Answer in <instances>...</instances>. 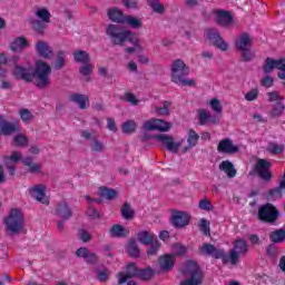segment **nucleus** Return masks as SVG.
I'll return each mask as SVG.
<instances>
[{"label": "nucleus", "instance_id": "obj_1", "mask_svg": "<svg viewBox=\"0 0 285 285\" xmlns=\"http://www.w3.org/2000/svg\"><path fill=\"white\" fill-rule=\"evenodd\" d=\"M14 79H22L27 82H32L36 88L46 90L50 86V75H52V67L45 60L38 59L35 61V69L31 67L26 68L16 65L12 69Z\"/></svg>", "mask_w": 285, "mask_h": 285}, {"label": "nucleus", "instance_id": "obj_2", "mask_svg": "<svg viewBox=\"0 0 285 285\" xmlns=\"http://www.w3.org/2000/svg\"><path fill=\"white\" fill-rule=\"evenodd\" d=\"M153 139L158 141V144H161L164 149L168 150V153H173L174 155H186L199 144V134L194 129H189L185 140L184 138H175L173 135L168 134L154 135Z\"/></svg>", "mask_w": 285, "mask_h": 285}, {"label": "nucleus", "instance_id": "obj_3", "mask_svg": "<svg viewBox=\"0 0 285 285\" xmlns=\"http://www.w3.org/2000/svg\"><path fill=\"white\" fill-rule=\"evenodd\" d=\"M248 253V243L242 238L234 242V247L226 254L224 249L215 250V259H222L223 264H230V266H237L239 264V257H244Z\"/></svg>", "mask_w": 285, "mask_h": 285}, {"label": "nucleus", "instance_id": "obj_4", "mask_svg": "<svg viewBox=\"0 0 285 285\" xmlns=\"http://www.w3.org/2000/svg\"><path fill=\"white\" fill-rule=\"evenodd\" d=\"M190 69L181 59H176L170 65V80L176 86H195V80L188 79Z\"/></svg>", "mask_w": 285, "mask_h": 285}, {"label": "nucleus", "instance_id": "obj_5", "mask_svg": "<svg viewBox=\"0 0 285 285\" xmlns=\"http://www.w3.org/2000/svg\"><path fill=\"white\" fill-rule=\"evenodd\" d=\"M3 224L7 233L10 235L23 233V228H26L23 212L20 208H11L3 218Z\"/></svg>", "mask_w": 285, "mask_h": 285}, {"label": "nucleus", "instance_id": "obj_6", "mask_svg": "<svg viewBox=\"0 0 285 285\" xmlns=\"http://www.w3.org/2000/svg\"><path fill=\"white\" fill-rule=\"evenodd\" d=\"M180 273L189 277L183 281L179 285H202L204 282V274L195 261H187L180 267Z\"/></svg>", "mask_w": 285, "mask_h": 285}, {"label": "nucleus", "instance_id": "obj_7", "mask_svg": "<svg viewBox=\"0 0 285 285\" xmlns=\"http://www.w3.org/2000/svg\"><path fill=\"white\" fill-rule=\"evenodd\" d=\"M35 18H28V23L31 26L32 30L36 32H43L46 30V26L50 23V19H52V14L50 10L46 7H39L33 12Z\"/></svg>", "mask_w": 285, "mask_h": 285}, {"label": "nucleus", "instance_id": "obj_8", "mask_svg": "<svg viewBox=\"0 0 285 285\" xmlns=\"http://www.w3.org/2000/svg\"><path fill=\"white\" fill-rule=\"evenodd\" d=\"M106 35L108 38L111 39V43H114L115 46H124V43L130 39L132 32L128 30H122L115 24H109L107 27Z\"/></svg>", "mask_w": 285, "mask_h": 285}, {"label": "nucleus", "instance_id": "obj_9", "mask_svg": "<svg viewBox=\"0 0 285 285\" xmlns=\"http://www.w3.org/2000/svg\"><path fill=\"white\" fill-rule=\"evenodd\" d=\"M142 128L148 131L157 130L158 132H170V128H173V124L164 119L151 118L149 120H146L142 124Z\"/></svg>", "mask_w": 285, "mask_h": 285}, {"label": "nucleus", "instance_id": "obj_10", "mask_svg": "<svg viewBox=\"0 0 285 285\" xmlns=\"http://www.w3.org/2000/svg\"><path fill=\"white\" fill-rule=\"evenodd\" d=\"M30 48V39L26 36H17L9 42V50L11 52H23Z\"/></svg>", "mask_w": 285, "mask_h": 285}, {"label": "nucleus", "instance_id": "obj_11", "mask_svg": "<svg viewBox=\"0 0 285 285\" xmlns=\"http://www.w3.org/2000/svg\"><path fill=\"white\" fill-rule=\"evenodd\" d=\"M48 190V187L46 185H35L33 187L29 188V194L33 199L37 202H40V204H45L48 206L50 204V198H48V195L46 191Z\"/></svg>", "mask_w": 285, "mask_h": 285}, {"label": "nucleus", "instance_id": "obj_12", "mask_svg": "<svg viewBox=\"0 0 285 285\" xmlns=\"http://www.w3.org/2000/svg\"><path fill=\"white\" fill-rule=\"evenodd\" d=\"M177 258L173 254H164L158 258V271L160 273H170L175 268Z\"/></svg>", "mask_w": 285, "mask_h": 285}, {"label": "nucleus", "instance_id": "obj_13", "mask_svg": "<svg viewBox=\"0 0 285 285\" xmlns=\"http://www.w3.org/2000/svg\"><path fill=\"white\" fill-rule=\"evenodd\" d=\"M271 161L266 159H258L256 163V173L261 178L264 179V181H271V179H273V174H271Z\"/></svg>", "mask_w": 285, "mask_h": 285}, {"label": "nucleus", "instance_id": "obj_14", "mask_svg": "<svg viewBox=\"0 0 285 285\" xmlns=\"http://www.w3.org/2000/svg\"><path fill=\"white\" fill-rule=\"evenodd\" d=\"M35 50L38 57H41L42 59H51L55 56L52 47H50V43L46 40H38L35 43Z\"/></svg>", "mask_w": 285, "mask_h": 285}, {"label": "nucleus", "instance_id": "obj_15", "mask_svg": "<svg viewBox=\"0 0 285 285\" xmlns=\"http://www.w3.org/2000/svg\"><path fill=\"white\" fill-rule=\"evenodd\" d=\"M171 224L175 228H186L190 224V214L188 212H174Z\"/></svg>", "mask_w": 285, "mask_h": 285}, {"label": "nucleus", "instance_id": "obj_16", "mask_svg": "<svg viewBox=\"0 0 285 285\" xmlns=\"http://www.w3.org/2000/svg\"><path fill=\"white\" fill-rule=\"evenodd\" d=\"M279 213L277 212V208H275L273 205L267 204L259 208L258 210V217L263 222H275L277 219V216Z\"/></svg>", "mask_w": 285, "mask_h": 285}, {"label": "nucleus", "instance_id": "obj_17", "mask_svg": "<svg viewBox=\"0 0 285 285\" xmlns=\"http://www.w3.org/2000/svg\"><path fill=\"white\" fill-rule=\"evenodd\" d=\"M139 271L137 269V265L135 263H130L126 267V273L120 272L117 274L118 284H126L128 279L132 277H138Z\"/></svg>", "mask_w": 285, "mask_h": 285}, {"label": "nucleus", "instance_id": "obj_18", "mask_svg": "<svg viewBox=\"0 0 285 285\" xmlns=\"http://www.w3.org/2000/svg\"><path fill=\"white\" fill-rule=\"evenodd\" d=\"M217 150L225 155H235V153H239V146L235 145L230 139H223L218 144Z\"/></svg>", "mask_w": 285, "mask_h": 285}, {"label": "nucleus", "instance_id": "obj_19", "mask_svg": "<svg viewBox=\"0 0 285 285\" xmlns=\"http://www.w3.org/2000/svg\"><path fill=\"white\" fill-rule=\"evenodd\" d=\"M215 17L218 26H222L223 28H228V26H233V16H230V12L222 9H216Z\"/></svg>", "mask_w": 285, "mask_h": 285}, {"label": "nucleus", "instance_id": "obj_20", "mask_svg": "<svg viewBox=\"0 0 285 285\" xmlns=\"http://www.w3.org/2000/svg\"><path fill=\"white\" fill-rule=\"evenodd\" d=\"M21 127L16 122H8L3 118H0V132L2 135H14V132H19Z\"/></svg>", "mask_w": 285, "mask_h": 285}, {"label": "nucleus", "instance_id": "obj_21", "mask_svg": "<svg viewBox=\"0 0 285 285\" xmlns=\"http://www.w3.org/2000/svg\"><path fill=\"white\" fill-rule=\"evenodd\" d=\"M22 157L21 151H12L10 156H4V164L8 167L9 175H11V177H13L16 168L10 165L21 161Z\"/></svg>", "mask_w": 285, "mask_h": 285}, {"label": "nucleus", "instance_id": "obj_22", "mask_svg": "<svg viewBox=\"0 0 285 285\" xmlns=\"http://www.w3.org/2000/svg\"><path fill=\"white\" fill-rule=\"evenodd\" d=\"M236 48H238L240 51L246 50L248 48H253V38L247 32L242 33L236 39Z\"/></svg>", "mask_w": 285, "mask_h": 285}, {"label": "nucleus", "instance_id": "obj_23", "mask_svg": "<svg viewBox=\"0 0 285 285\" xmlns=\"http://www.w3.org/2000/svg\"><path fill=\"white\" fill-rule=\"evenodd\" d=\"M69 100L73 104H78L81 110H86L90 106V99L86 95L72 94L69 96Z\"/></svg>", "mask_w": 285, "mask_h": 285}, {"label": "nucleus", "instance_id": "obj_24", "mask_svg": "<svg viewBox=\"0 0 285 285\" xmlns=\"http://www.w3.org/2000/svg\"><path fill=\"white\" fill-rule=\"evenodd\" d=\"M137 239L140 244L148 246V244H151L157 239V236L150 230H141L137 234Z\"/></svg>", "mask_w": 285, "mask_h": 285}, {"label": "nucleus", "instance_id": "obj_25", "mask_svg": "<svg viewBox=\"0 0 285 285\" xmlns=\"http://www.w3.org/2000/svg\"><path fill=\"white\" fill-rule=\"evenodd\" d=\"M92 72H95V65L87 62L79 67V73L86 81H92Z\"/></svg>", "mask_w": 285, "mask_h": 285}, {"label": "nucleus", "instance_id": "obj_26", "mask_svg": "<svg viewBox=\"0 0 285 285\" xmlns=\"http://www.w3.org/2000/svg\"><path fill=\"white\" fill-rule=\"evenodd\" d=\"M109 235L111 237H128L130 235V229L126 228L124 225H114L110 230Z\"/></svg>", "mask_w": 285, "mask_h": 285}, {"label": "nucleus", "instance_id": "obj_27", "mask_svg": "<svg viewBox=\"0 0 285 285\" xmlns=\"http://www.w3.org/2000/svg\"><path fill=\"white\" fill-rule=\"evenodd\" d=\"M108 17L114 23H124L126 17L119 8H111L108 10Z\"/></svg>", "mask_w": 285, "mask_h": 285}, {"label": "nucleus", "instance_id": "obj_28", "mask_svg": "<svg viewBox=\"0 0 285 285\" xmlns=\"http://www.w3.org/2000/svg\"><path fill=\"white\" fill-rule=\"evenodd\" d=\"M219 169L223 170V173H225L227 177H229V179H233V177H236L237 175V169H235V165H233V163L228 160H224L219 165Z\"/></svg>", "mask_w": 285, "mask_h": 285}, {"label": "nucleus", "instance_id": "obj_29", "mask_svg": "<svg viewBox=\"0 0 285 285\" xmlns=\"http://www.w3.org/2000/svg\"><path fill=\"white\" fill-rule=\"evenodd\" d=\"M73 61L76 63H90V53L86 50H76L73 51Z\"/></svg>", "mask_w": 285, "mask_h": 285}, {"label": "nucleus", "instance_id": "obj_30", "mask_svg": "<svg viewBox=\"0 0 285 285\" xmlns=\"http://www.w3.org/2000/svg\"><path fill=\"white\" fill-rule=\"evenodd\" d=\"M173 104L170 101H164L163 106L154 107V112L158 115V117H168L170 115V107Z\"/></svg>", "mask_w": 285, "mask_h": 285}, {"label": "nucleus", "instance_id": "obj_31", "mask_svg": "<svg viewBox=\"0 0 285 285\" xmlns=\"http://www.w3.org/2000/svg\"><path fill=\"white\" fill-rule=\"evenodd\" d=\"M57 215L60 216L61 219H70L72 217V212L68 204L62 203L57 207Z\"/></svg>", "mask_w": 285, "mask_h": 285}, {"label": "nucleus", "instance_id": "obj_32", "mask_svg": "<svg viewBox=\"0 0 285 285\" xmlns=\"http://www.w3.org/2000/svg\"><path fill=\"white\" fill-rule=\"evenodd\" d=\"M98 195L102 199H116L117 190L110 189L108 187H100L98 190Z\"/></svg>", "mask_w": 285, "mask_h": 285}, {"label": "nucleus", "instance_id": "obj_33", "mask_svg": "<svg viewBox=\"0 0 285 285\" xmlns=\"http://www.w3.org/2000/svg\"><path fill=\"white\" fill-rule=\"evenodd\" d=\"M122 23H126L127 26H129V28H132L134 30H137L142 26L141 19L132 16L125 17Z\"/></svg>", "mask_w": 285, "mask_h": 285}, {"label": "nucleus", "instance_id": "obj_34", "mask_svg": "<svg viewBox=\"0 0 285 285\" xmlns=\"http://www.w3.org/2000/svg\"><path fill=\"white\" fill-rule=\"evenodd\" d=\"M127 253L130 255V257H139L141 250L139 249V245H137L136 240H129L127 244Z\"/></svg>", "mask_w": 285, "mask_h": 285}, {"label": "nucleus", "instance_id": "obj_35", "mask_svg": "<svg viewBox=\"0 0 285 285\" xmlns=\"http://www.w3.org/2000/svg\"><path fill=\"white\" fill-rule=\"evenodd\" d=\"M147 246V257H155V255L159 253V248H161V244H159V239L157 238L149 243Z\"/></svg>", "mask_w": 285, "mask_h": 285}, {"label": "nucleus", "instance_id": "obj_36", "mask_svg": "<svg viewBox=\"0 0 285 285\" xmlns=\"http://www.w3.org/2000/svg\"><path fill=\"white\" fill-rule=\"evenodd\" d=\"M13 146H17L18 148H26L28 147V137H26V135L23 134H17L16 136H13Z\"/></svg>", "mask_w": 285, "mask_h": 285}, {"label": "nucleus", "instance_id": "obj_37", "mask_svg": "<svg viewBox=\"0 0 285 285\" xmlns=\"http://www.w3.org/2000/svg\"><path fill=\"white\" fill-rule=\"evenodd\" d=\"M285 188V180H282L278 188L268 191L267 199H282V190Z\"/></svg>", "mask_w": 285, "mask_h": 285}, {"label": "nucleus", "instance_id": "obj_38", "mask_svg": "<svg viewBox=\"0 0 285 285\" xmlns=\"http://www.w3.org/2000/svg\"><path fill=\"white\" fill-rule=\"evenodd\" d=\"M198 121L200 126H206V124H209L210 121V111L208 109H198Z\"/></svg>", "mask_w": 285, "mask_h": 285}, {"label": "nucleus", "instance_id": "obj_39", "mask_svg": "<svg viewBox=\"0 0 285 285\" xmlns=\"http://www.w3.org/2000/svg\"><path fill=\"white\" fill-rule=\"evenodd\" d=\"M147 3L153 8L154 12H157L158 14H164V12H166V8L159 0H147Z\"/></svg>", "mask_w": 285, "mask_h": 285}, {"label": "nucleus", "instance_id": "obj_40", "mask_svg": "<svg viewBox=\"0 0 285 285\" xmlns=\"http://www.w3.org/2000/svg\"><path fill=\"white\" fill-rule=\"evenodd\" d=\"M137 130V122L135 120H127L122 124V132L125 135H132Z\"/></svg>", "mask_w": 285, "mask_h": 285}, {"label": "nucleus", "instance_id": "obj_41", "mask_svg": "<svg viewBox=\"0 0 285 285\" xmlns=\"http://www.w3.org/2000/svg\"><path fill=\"white\" fill-rule=\"evenodd\" d=\"M267 150L272 155H282V153H284V145H279L277 142H269L267 145Z\"/></svg>", "mask_w": 285, "mask_h": 285}, {"label": "nucleus", "instance_id": "obj_42", "mask_svg": "<svg viewBox=\"0 0 285 285\" xmlns=\"http://www.w3.org/2000/svg\"><path fill=\"white\" fill-rule=\"evenodd\" d=\"M129 43H131L134 50H136V52H144V46L141 45V40H139V38L132 36L129 37Z\"/></svg>", "mask_w": 285, "mask_h": 285}, {"label": "nucleus", "instance_id": "obj_43", "mask_svg": "<svg viewBox=\"0 0 285 285\" xmlns=\"http://www.w3.org/2000/svg\"><path fill=\"white\" fill-rule=\"evenodd\" d=\"M66 66V52L58 51L55 62L56 70H61V68Z\"/></svg>", "mask_w": 285, "mask_h": 285}, {"label": "nucleus", "instance_id": "obj_44", "mask_svg": "<svg viewBox=\"0 0 285 285\" xmlns=\"http://www.w3.org/2000/svg\"><path fill=\"white\" fill-rule=\"evenodd\" d=\"M120 213L124 219H132V217H135V210H132V207H130L128 204H125L121 207Z\"/></svg>", "mask_w": 285, "mask_h": 285}, {"label": "nucleus", "instance_id": "obj_45", "mask_svg": "<svg viewBox=\"0 0 285 285\" xmlns=\"http://www.w3.org/2000/svg\"><path fill=\"white\" fill-rule=\"evenodd\" d=\"M171 250H173V255H174V257H179V256H181V255H186V253H187V248H186V246H184V245H181V244H179V243H177V244H174L173 246H171Z\"/></svg>", "mask_w": 285, "mask_h": 285}, {"label": "nucleus", "instance_id": "obj_46", "mask_svg": "<svg viewBox=\"0 0 285 285\" xmlns=\"http://www.w3.org/2000/svg\"><path fill=\"white\" fill-rule=\"evenodd\" d=\"M271 239L272 242H274L275 244L279 243V242H284L285 239V229H278L276 232H273L271 234Z\"/></svg>", "mask_w": 285, "mask_h": 285}, {"label": "nucleus", "instance_id": "obj_47", "mask_svg": "<svg viewBox=\"0 0 285 285\" xmlns=\"http://www.w3.org/2000/svg\"><path fill=\"white\" fill-rule=\"evenodd\" d=\"M215 46L219 50H223V51L228 50V45L226 43V41H224V38H222L219 33H215Z\"/></svg>", "mask_w": 285, "mask_h": 285}, {"label": "nucleus", "instance_id": "obj_48", "mask_svg": "<svg viewBox=\"0 0 285 285\" xmlns=\"http://www.w3.org/2000/svg\"><path fill=\"white\" fill-rule=\"evenodd\" d=\"M276 68V60L273 58H266L265 65L263 67L264 72L269 73Z\"/></svg>", "mask_w": 285, "mask_h": 285}, {"label": "nucleus", "instance_id": "obj_49", "mask_svg": "<svg viewBox=\"0 0 285 285\" xmlns=\"http://www.w3.org/2000/svg\"><path fill=\"white\" fill-rule=\"evenodd\" d=\"M155 275V271H153V268H147V269H140L138 271V277L140 279H153Z\"/></svg>", "mask_w": 285, "mask_h": 285}, {"label": "nucleus", "instance_id": "obj_50", "mask_svg": "<svg viewBox=\"0 0 285 285\" xmlns=\"http://www.w3.org/2000/svg\"><path fill=\"white\" fill-rule=\"evenodd\" d=\"M276 69L278 71V79L285 80V59H278L276 60Z\"/></svg>", "mask_w": 285, "mask_h": 285}, {"label": "nucleus", "instance_id": "obj_51", "mask_svg": "<svg viewBox=\"0 0 285 285\" xmlns=\"http://www.w3.org/2000/svg\"><path fill=\"white\" fill-rule=\"evenodd\" d=\"M20 119L21 121H23L24 124H30V121L32 119H35V116L32 115V112H30V110L28 109H21L20 110Z\"/></svg>", "mask_w": 285, "mask_h": 285}, {"label": "nucleus", "instance_id": "obj_52", "mask_svg": "<svg viewBox=\"0 0 285 285\" xmlns=\"http://www.w3.org/2000/svg\"><path fill=\"white\" fill-rule=\"evenodd\" d=\"M124 100L127 101V104H130V106H139V100L137 99V96L132 92H126L124 95Z\"/></svg>", "mask_w": 285, "mask_h": 285}, {"label": "nucleus", "instance_id": "obj_53", "mask_svg": "<svg viewBox=\"0 0 285 285\" xmlns=\"http://www.w3.org/2000/svg\"><path fill=\"white\" fill-rule=\"evenodd\" d=\"M198 226L204 235H210V223H208V220L202 218Z\"/></svg>", "mask_w": 285, "mask_h": 285}, {"label": "nucleus", "instance_id": "obj_54", "mask_svg": "<svg viewBox=\"0 0 285 285\" xmlns=\"http://www.w3.org/2000/svg\"><path fill=\"white\" fill-rule=\"evenodd\" d=\"M205 41L210 43L212 46L215 45V30L214 29H206L204 32Z\"/></svg>", "mask_w": 285, "mask_h": 285}, {"label": "nucleus", "instance_id": "obj_55", "mask_svg": "<svg viewBox=\"0 0 285 285\" xmlns=\"http://www.w3.org/2000/svg\"><path fill=\"white\" fill-rule=\"evenodd\" d=\"M240 52L243 61H253L255 58V51H253L250 48L240 50Z\"/></svg>", "mask_w": 285, "mask_h": 285}, {"label": "nucleus", "instance_id": "obj_56", "mask_svg": "<svg viewBox=\"0 0 285 285\" xmlns=\"http://www.w3.org/2000/svg\"><path fill=\"white\" fill-rule=\"evenodd\" d=\"M267 97L271 102L275 101L276 104H282V101H284V97H282L277 91L268 92Z\"/></svg>", "mask_w": 285, "mask_h": 285}, {"label": "nucleus", "instance_id": "obj_57", "mask_svg": "<svg viewBox=\"0 0 285 285\" xmlns=\"http://www.w3.org/2000/svg\"><path fill=\"white\" fill-rule=\"evenodd\" d=\"M122 6L128 10H137V8H139V2H137V0H122Z\"/></svg>", "mask_w": 285, "mask_h": 285}, {"label": "nucleus", "instance_id": "obj_58", "mask_svg": "<svg viewBox=\"0 0 285 285\" xmlns=\"http://www.w3.org/2000/svg\"><path fill=\"white\" fill-rule=\"evenodd\" d=\"M200 253H202V255H213L215 253V246H213L210 244H204L200 247Z\"/></svg>", "mask_w": 285, "mask_h": 285}, {"label": "nucleus", "instance_id": "obj_59", "mask_svg": "<svg viewBox=\"0 0 285 285\" xmlns=\"http://www.w3.org/2000/svg\"><path fill=\"white\" fill-rule=\"evenodd\" d=\"M200 210H213V203L208 198L202 199L198 204Z\"/></svg>", "mask_w": 285, "mask_h": 285}, {"label": "nucleus", "instance_id": "obj_60", "mask_svg": "<svg viewBox=\"0 0 285 285\" xmlns=\"http://www.w3.org/2000/svg\"><path fill=\"white\" fill-rule=\"evenodd\" d=\"M259 97V90L257 89H252L245 95L246 101H255Z\"/></svg>", "mask_w": 285, "mask_h": 285}, {"label": "nucleus", "instance_id": "obj_61", "mask_svg": "<svg viewBox=\"0 0 285 285\" xmlns=\"http://www.w3.org/2000/svg\"><path fill=\"white\" fill-rule=\"evenodd\" d=\"M283 112H284V104L276 102V106L272 110L271 115H272V117H278V115H282Z\"/></svg>", "mask_w": 285, "mask_h": 285}, {"label": "nucleus", "instance_id": "obj_62", "mask_svg": "<svg viewBox=\"0 0 285 285\" xmlns=\"http://www.w3.org/2000/svg\"><path fill=\"white\" fill-rule=\"evenodd\" d=\"M273 83H275V79H273V77L271 76H265L261 80V85L264 86L265 88H272Z\"/></svg>", "mask_w": 285, "mask_h": 285}, {"label": "nucleus", "instance_id": "obj_63", "mask_svg": "<svg viewBox=\"0 0 285 285\" xmlns=\"http://www.w3.org/2000/svg\"><path fill=\"white\" fill-rule=\"evenodd\" d=\"M89 253L90 250H88V248L86 247H80L79 249L76 250L77 257H82L83 259L88 257Z\"/></svg>", "mask_w": 285, "mask_h": 285}, {"label": "nucleus", "instance_id": "obj_64", "mask_svg": "<svg viewBox=\"0 0 285 285\" xmlns=\"http://www.w3.org/2000/svg\"><path fill=\"white\" fill-rule=\"evenodd\" d=\"M91 150H94V153H101V150H104V145L98 140H94L91 144Z\"/></svg>", "mask_w": 285, "mask_h": 285}]
</instances>
